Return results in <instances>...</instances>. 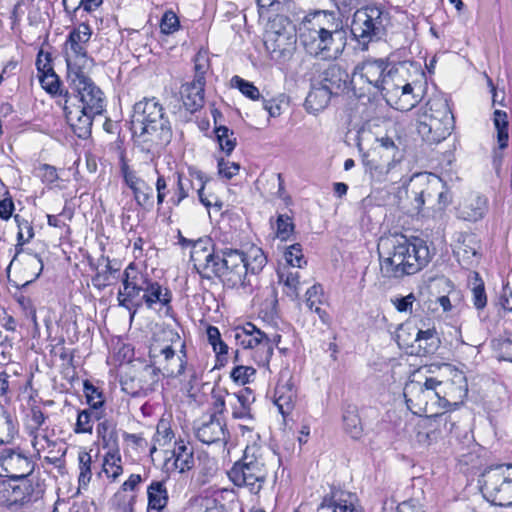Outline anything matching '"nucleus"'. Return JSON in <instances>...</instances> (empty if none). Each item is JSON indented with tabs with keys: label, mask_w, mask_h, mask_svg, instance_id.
Instances as JSON below:
<instances>
[{
	"label": "nucleus",
	"mask_w": 512,
	"mask_h": 512,
	"mask_svg": "<svg viewBox=\"0 0 512 512\" xmlns=\"http://www.w3.org/2000/svg\"><path fill=\"white\" fill-rule=\"evenodd\" d=\"M377 252L381 276L395 280L418 273L432 258L424 239L400 233L382 236L377 244Z\"/></svg>",
	"instance_id": "f257e3e1"
},
{
	"label": "nucleus",
	"mask_w": 512,
	"mask_h": 512,
	"mask_svg": "<svg viewBox=\"0 0 512 512\" xmlns=\"http://www.w3.org/2000/svg\"><path fill=\"white\" fill-rule=\"evenodd\" d=\"M346 32L343 21L330 11H317L306 20L300 42L307 53L323 58H337L344 47Z\"/></svg>",
	"instance_id": "f03ea898"
},
{
	"label": "nucleus",
	"mask_w": 512,
	"mask_h": 512,
	"mask_svg": "<svg viewBox=\"0 0 512 512\" xmlns=\"http://www.w3.org/2000/svg\"><path fill=\"white\" fill-rule=\"evenodd\" d=\"M131 130L135 137L152 145H162L171 138L169 121L155 98L143 99L134 105Z\"/></svg>",
	"instance_id": "7ed1b4c3"
},
{
	"label": "nucleus",
	"mask_w": 512,
	"mask_h": 512,
	"mask_svg": "<svg viewBox=\"0 0 512 512\" xmlns=\"http://www.w3.org/2000/svg\"><path fill=\"white\" fill-rule=\"evenodd\" d=\"M453 127V114L448 101L442 96L430 98L418 113L417 131L430 144L446 139Z\"/></svg>",
	"instance_id": "20e7f679"
},
{
	"label": "nucleus",
	"mask_w": 512,
	"mask_h": 512,
	"mask_svg": "<svg viewBox=\"0 0 512 512\" xmlns=\"http://www.w3.org/2000/svg\"><path fill=\"white\" fill-rule=\"evenodd\" d=\"M268 475L265 452L260 446H247L242 458L228 471V477L234 485L245 487L257 494L263 487Z\"/></svg>",
	"instance_id": "39448f33"
},
{
	"label": "nucleus",
	"mask_w": 512,
	"mask_h": 512,
	"mask_svg": "<svg viewBox=\"0 0 512 512\" xmlns=\"http://www.w3.org/2000/svg\"><path fill=\"white\" fill-rule=\"evenodd\" d=\"M408 69L405 63H399L389 68L381 92L387 104L399 111H410L421 100L406 78Z\"/></svg>",
	"instance_id": "423d86ee"
},
{
	"label": "nucleus",
	"mask_w": 512,
	"mask_h": 512,
	"mask_svg": "<svg viewBox=\"0 0 512 512\" xmlns=\"http://www.w3.org/2000/svg\"><path fill=\"white\" fill-rule=\"evenodd\" d=\"M210 274L211 277H218L228 288L245 287L248 284V268L245 266L244 252L232 247L217 249Z\"/></svg>",
	"instance_id": "0eeeda50"
},
{
	"label": "nucleus",
	"mask_w": 512,
	"mask_h": 512,
	"mask_svg": "<svg viewBox=\"0 0 512 512\" xmlns=\"http://www.w3.org/2000/svg\"><path fill=\"white\" fill-rule=\"evenodd\" d=\"M390 25V14L378 6H367L354 13L351 33L362 44L381 39Z\"/></svg>",
	"instance_id": "6e6552de"
},
{
	"label": "nucleus",
	"mask_w": 512,
	"mask_h": 512,
	"mask_svg": "<svg viewBox=\"0 0 512 512\" xmlns=\"http://www.w3.org/2000/svg\"><path fill=\"white\" fill-rule=\"evenodd\" d=\"M90 70L67 72V78L72 88L77 92L80 109L88 113L101 115L105 108V97L101 89L88 76Z\"/></svg>",
	"instance_id": "1a4fd4ad"
},
{
	"label": "nucleus",
	"mask_w": 512,
	"mask_h": 512,
	"mask_svg": "<svg viewBox=\"0 0 512 512\" xmlns=\"http://www.w3.org/2000/svg\"><path fill=\"white\" fill-rule=\"evenodd\" d=\"M388 70V64L383 59L366 60L355 67L351 84L355 90L360 91L359 96L366 92L369 94L382 92Z\"/></svg>",
	"instance_id": "9d476101"
},
{
	"label": "nucleus",
	"mask_w": 512,
	"mask_h": 512,
	"mask_svg": "<svg viewBox=\"0 0 512 512\" xmlns=\"http://www.w3.org/2000/svg\"><path fill=\"white\" fill-rule=\"evenodd\" d=\"M92 35L91 28L86 23H80L68 37L66 52L67 72L76 70H91L93 59L87 55L86 44Z\"/></svg>",
	"instance_id": "9b49d317"
},
{
	"label": "nucleus",
	"mask_w": 512,
	"mask_h": 512,
	"mask_svg": "<svg viewBox=\"0 0 512 512\" xmlns=\"http://www.w3.org/2000/svg\"><path fill=\"white\" fill-rule=\"evenodd\" d=\"M440 381L435 378H427L424 383L411 381L404 387L405 402L414 414H422L428 411V404L432 401H440Z\"/></svg>",
	"instance_id": "f8f14e48"
},
{
	"label": "nucleus",
	"mask_w": 512,
	"mask_h": 512,
	"mask_svg": "<svg viewBox=\"0 0 512 512\" xmlns=\"http://www.w3.org/2000/svg\"><path fill=\"white\" fill-rule=\"evenodd\" d=\"M146 275L138 272L133 264H130L125 270L122 279L123 288L117 294L119 305L131 312V318L134 317L137 310L142 307L143 299L140 293H144Z\"/></svg>",
	"instance_id": "ddd939ff"
},
{
	"label": "nucleus",
	"mask_w": 512,
	"mask_h": 512,
	"mask_svg": "<svg viewBox=\"0 0 512 512\" xmlns=\"http://www.w3.org/2000/svg\"><path fill=\"white\" fill-rule=\"evenodd\" d=\"M34 462L19 449L6 448L0 451V476L12 480H23L34 470Z\"/></svg>",
	"instance_id": "4468645a"
},
{
	"label": "nucleus",
	"mask_w": 512,
	"mask_h": 512,
	"mask_svg": "<svg viewBox=\"0 0 512 512\" xmlns=\"http://www.w3.org/2000/svg\"><path fill=\"white\" fill-rule=\"evenodd\" d=\"M512 479V465L499 464L484 470L479 479L483 497L494 503L507 480Z\"/></svg>",
	"instance_id": "2eb2a0df"
},
{
	"label": "nucleus",
	"mask_w": 512,
	"mask_h": 512,
	"mask_svg": "<svg viewBox=\"0 0 512 512\" xmlns=\"http://www.w3.org/2000/svg\"><path fill=\"white\" fill-rule=\"evenodd\" d=\"M195 437L202 443L226 445L229 440V432L224 419H216L209 416L194 426Z\"/></svg>",
	"instance_id": "dca6fc26"
},
{
	"label": "nucleus",
	"mask_w": 512,
	"mask_h": 512,
	"mask_svg": "<svg viewBox=\"0 0 512 512\" xmlns=\"http://www.w3.org/2000/svg\"><path fill=\"white\" fill-rule=\"evenodd\" d=\"M419 180L425 181L427 186L419 193H416L415 200L418 206H422L426 200L437 198L438 209H445L452 202L451 192L445 188L442 180L433 174L417 175Z\"/></svg>",
	"instance_id": "f3484780"
},
{
	"label": "nucleus",
	"mask_w": 512,
	"mask_h": 512,
	"mask_svg": "<svg viewBox=\"0 0 512 512\" xmlns=\"http://www.w3.org/2000/svg\"><path fill=\"white\" fill-rule=\"evenodd\" d=\"M159 354L164 358V364L162 365L163 375L176 378L183 375L187 370L190 378L187 388L188 390L192 389V382L196 379V372L193 368L186 367L187 362L185 360L186 352L184 351V345H182V355H176L175 350L170 345L161 348Z\"/></svg>",
	"instance_id": "a211bd4d"
},
{
	"label": "nucleus",
	"mask_w": 512,
	"mask_h": 512,
	"mask_svg": "<svg viewBox=\"0 0 512 512\" xmlns=\"http://www.w3.org/2000/svg\"><path fill=\"white\" fill-rule=\"evenodd\" d=\"M217 249L212 246L210 238H200L192 244L191 261L203 278H211L210 272L217 255Z\"/></svg>",
	"instance_id": "6ab92c4d"
},
{
	"label": "nucleus",
	"mask_w": 512,
	"mask_h": 512,
	"mask_svg": "<svg viewBox=\"0 0 512 512\" xmlns=\"http://www.w3.org/2000/svg\"><path fill=\"white\" fill-rule=\"evenodd\" d=\"M160 371V368L145 365L130 382H122L123 390L133 396H140L154 391L160 379Z\"/></svg>",
	"instance_id": "aec40b11"
},
{
	"label": "nucleus",
	"mask_w": 512,
	"mask_h": 512,
	"mask_svg": "<svg viewBox=\"0 0 512 512\" xmlns=\"http://www.w3.org/2000/svg\"><path fill=\"white\" fill-rule=\"evenodd\" d=\"M65 117L72 128L74 134L81 139H87L91 135L93 118L97 114L88 113V111L76 107L71 103L70 98L65 99L64 103Z\"/></svg>",
	"instance_id": "412c9836"
},
{
	"label": "nucleus",
	"mask_w": 512,
	"mask_h": 512,
	"mask_svg": "<svg viewBox=\"0 0 512 512\" xmlns=\"http://www.w3.org/2000/svg\"><path fill=\"white\" fill-rule=\"evenodd\" d=\"M296 43L295 36L286 30H270L265 34L264 45L272 58L289 56Z\"/></svg>",
	"instance_id": "4be33fe9"
},
{
	"label": "nucleus",
	"mask_w": 512,
	"mask_h": 512,
	"mask_svg": "<svg viewBox=\"0 0 512 512\" xmlns=\"http://www.w3.org/2000/svg\"><path fill=\"white\" fill-rule=\"evenodd\" d=\"M488 211V199L479 193L467 195L457 208V217L469 222L481 220Z\"/></svg>",
	"instance_id": "5701e85b"
},
{
	"label": "nucleus",
	"mask_w": 512,
	"mask_h": 512,
	"mask_svg": "<svg viewBox=\"0 0 512 512\" xmlns=\"http://www.w3.org/2000/svg\"><path fill=\"white\" fill-rule=\"evenodd\" d=\"M439 390L441 391L440 401H443L444 405L457 406L463 403L468 394L466 378L462 373H457L452 380L440 381Z\"/></svg>",
	"instance_id": "b1692460"
},
{
	"label": "nucleus",
	"mask_w": 512,
	"mask_h": 512,
	"mask_svg": "<svg viewBox=\"0 0 512 512\" xmlns=\"http://www.w3.org/2000/svg\"><path fill=\"white\" fill-rule=\"evenodd\" d=\"M358 498L355 494L343 491L332 490L330 494L326 495L319 509H332L333 512H357Z\"/></svg>",
	"instance_id": "393cba45"
},
{
	"label": "nucleus",
	"mask_w": 512,
	"mask_h": 512,
	"mask_svg": "<svg viewBox=\"0 0 512 512\" xmlns=\"http://www.w3.org/2000/svg\"><path fill=\"white\" fill-rule=\"evenodd\" d=\"M274 397V403L277 406L279 412L284 417L290 414L294 408L297 397V392L291 377L287 378L286 380H284L283 376L280 378L275 388Z\"/></svg>",
	"instance_id": "a878e982"
},
{
	"label": "nucleus",
	"mask_w": 512,
	"mask_h": 512,
	"mask_svg": "<svg viewBox=\"0 0 512 512\" xmlns=\"http://www.w3.org/2000/svg\"><path fill=\"white\" fill-rule=\"evenodd\" d=\"M348 78V73L340 65L330 64L319 74L316 83L336 95L346 86Z\"/></svg>",
	"instance_id": "bb28decb"
},
{
	"label": "nucleus",
	"mask_w": 512,
	"mask_h": 512,
	"mask_svg": "<svg viewBox=\"0 0 512 512\" xmlns=\"http://www.w3.org/2000/svg\"><path fill=\"white\" fill-rule=\"evenodd\" d=\"M142 299L148 308H153L157 303L168 306L172 300V293L168 288L146 276Z\"/></svg>",
	"instance_id": "cd10ccee"
},
{
	"label": "nucleus",
	"mask_w": 512,
	"mask_h": 512,
	"mask_svg": "<svg viewBox=\"0 0 512 512\" xmlns=\"http://www.w3.org/2000/svg\"><path fill=\"white\" fill-rule=\"evenodd\" d=\"M232 416L235 419H251V404L255 397L249 388H244L237 393L228 394Z\"/></svg>",
	"instance_id": "c85d7f7f"
},
{
	"label": "nucleus",
	"mask_w": 512,
	"mask_h": 512,
	"mask_svg": "<svg viewBox=\"0 0 512 512\" xmlns=\"http://www.w3.org/2000/svg\"><path fill=\"white\" fill-rule=\"evenodd\" d=\"M204 86L202 82L192 81L182 85L181 97L185 108L193 113L204 104Z\"/></svg>",
	"instance_id": "c756f323"
},
{
	"label": "nucleus",
	"mask_w": 512,
	"mask_h": 512,
	"mask_svg": "<svg viewBox=\"0 0 512 512\" xmlns=\"http://www.w3.org/2000/svg\"><path fill=\"white\" fill-rule=\"evenodd\" d=\"M414 342L417 344V350H411L410 353L420 356L434 354L440 346V339L434 328L418 330L415 333Z\"/></svg>",
	"instance_id": "7c9ffc66"
},
{
	"label": "nucleus",
	"mask_w": 512,
	"mask_h": 512,
	"mask_svg": "<svg viewBox=\"0 0 512 512\" xmlns=\"http://www.w3.org/2000/svg\"><path fill=\"white\" fill-rule=\"evenodd\" d=\"M266 336L264 332L256 328V326L250 322L242 327H236L234 330V338L237 344L244 349L254 350Z\"/></svg>",
	"instance_id": "2f4dec72"
},
{
	"label": "nucleus",
	"mask_w": 512,
	"mask_h": 512,
	"mask_svg": "<svg viewBox=\"0 0 512 512\" xmlns=\"http://www.w3.org/2000/svg\"><path fill=\"white\" fill-rule=\"evenodd\" d=\"M378 142L382 148L391 153L393 158L385 167H381V173H384L391 182L401 180L400 159H396V155L399 154V151L395 142L388 136L378 139Z\"/></svg>",
	"instance_id": "473e14b6"
},
{
	"label": "nucleus",
	"mask_w": 512,
	"mask_h": 512,
	"mask_svg": "<svg viewBox=\"0 0 512 512\" xmlns=\"http://www.w3.org/2000/svg\"><path fill=\"white\" fill-rule=\"evenodd\" d=\"M332 95H334L332 92L328 91L317 83L313 84L305 99L306 110L313 114H317L318 112L324 110L328 106Z\"/></svg>",
	"instance_id": "72a5a7b5"
},
{
	"label": "nucleus",
	"mask_w": 512,
	"mask_h": 512,
	"mask_svg": "<svg viewBox=\"0 0 512 512\" xmlns=\"http://www.w3.org/2000/svg\"><path fill=\"white\" fill-rule=\"evenodd\" d=\"M148 507L161 511L168 502V492L164 481H152L147 488Z\"/></svg>",
	"instance_id": "f704fd0d"
},
{
	"label": "nucleus",
	"mask_w": 512,
	"mask_h": 512,
	"mask_svg": "<svg viewBox=\"0 0 512 512\" xmlns=\"http://www.w3.org/2000/svg\"><path fill=\"white\" fill-rule=\"evenodd\" d=\"M14 220L18 227L17 244L15 246L16 253L10 262V265L17 259L18 255L24 253L23 245L29 242L34 237V229L28 220L22 218L20 215H15Z\"/></svg>",
	"instance_id": "c9c22d12"
},
{
	"label": "nucleus",
	"mask_w": 512,
	"mask_h": 512,
	"mask_svg": "<svg viewBox=\"0 0 512 512\" xmlns=\"http://www.w3.org/2000/svg\"><path fill=\"white\" fill-rule=\"evenodd\" d=\"M173 455L175 457V467L180 472L188 471L194 466L192 447L185 444L184 441L180 440L175 443Z\"/></svg>",
	"instance_id": "e433bc0d"
},
{
	"label": "nucleus",
	"mask_w": 512,
	"mask_h": 512,
	"mask_svg": "<svg viewBox=\"0 0 512 512\" xmlns=\"http://www.w3.org/2000/svg\"><path fill=\"white\" fill-rule=\"evenodd\" d=\"M453 251L459 262L469 264L471 259L477 255L478 245L472 236L465 235L459 238Z\"/></svg>",
	"instance_id": "4c0bfd02"
},
{
	"label": "nucleus",
	"mask_w": 512,
	"mask_h": 512,
	"mask_svg": "<svg viewBox=\"0 0 512 512\" xmlns=\"http://www.w3.org/2000/svg\"><path fill=\"white\" fill-rule=\"evenodd\" d=\"M33 491L32 484L23 479L20 484L13 486L10 491L7 490L8 507L11 508L13 505H23L29 502Z\"/></svg>",
	"instance_id": "58836bf2"
},
{
	"label": "nucleus",
	"mask_w": 512,
	"mask_h": 512,
	"mask_svg": "<svg viewBox=\"0 0 512 512\" xmlns=\"http://www.w3.org/2000/svg\"><path fill=\"white\" fill-rule=\"evenodd\" d=\"M37 68L38 71L42 73L40 76V83L42 87L50 94H57L60 90V80L52 68L47 64H44L43 67H41L40 59L37 60Z\"/></svg>",
	"instance_id": "ea45409f"
},
{
	"label": "nucleus",
	"mask_w": 512,
	"mask_h": 512,
	"mask_svg": "<svg viewBox=\"0 0 512 512\" xmlns=\"http://www.w3.org/2000/svg\"><path fill=\"white\" fill-rule=\"evenodd\" d=\"M245 266L248 272L252 274L259 273L267 263V258L263 250L257 246H251L247 252H244Z\"/></svg>",
	"instance_id": "a19ab883"
},
{
	"label": "nucleus",
	"mask_w": 512,
	"mask_h": 512,
	"mask_svg": "<svg viewBox=\"0 0 512 512\" xmlns=\"http://www.w3.org/2000/svg\"><path fill=\"white\" fill-rule=\"evenodd\" d=\"M97 434L98 437L101 438L104 448H107L108 450L118 448L116 428L111 421L104 420L100 422L97 426Z\"/></svg>",
	"instance_id": "79ce46f5"
},
{
	"label": "nucleus",
	"mask_w": 512,
	"mask_h": 512,
	"mask_svg": "<svg viewBox=\"0 0 512 512\" xmlns=\"http://www.w3.org/2000/svg\"><path fill=\"white\" fill-rule=\"evenodd\" d=\"M119 448L108 450L104 457L103 471L107 477L116 480L123 472Z\"/></svg>",
	"instance_id": "37998d69"
},
{
	"label": "nucleus",
	"mask_w": 512,
	"mask_h": 512,
	"mask_svg": "<svg viewBox=\"0 0 512 512\" xmlns=\"http://www.w3.org/2000/svg\"><path fill=\"white\" fill-rule=\"evenodd\" d=\"M279 282L283 283L286 288L285 293L292 299L299 297L300 291V274L298 271H279Z\"/></svg>",
	"instance_id": "c03bdc74"
},
{
	"label": "nucleus",
	"mask_w": 512,
	"mask_h": 512,
	"mask_svg": "<svg viewBox=\"0 0 512 512\" xmlns=\"http://www.w3.org/2000/svg\"><path fill=\"white\" fill-rule=\"evenodd\" d=\"M493 122L497 130V142L500 149L508 146V116L502 110H495L493 113Z\"/></svg>",
	"instance_id": "a18cd8bd"
},
{
	"label": "nucleus",
	"mask_w": 512,
	"mask_h": 512,
	"mask_svg": "<svg viewBox=\"0 0 512 512\" xmlns=\"http://www.w3.org/2000/svg\"><path fill=\"white\" fill-rule=\"evenodd\" d=\"M214 132L221 151H223L226 155H230L237 144L234 132L223 125L216 126L214 128Z\"/></svg>",
	"instance_id": "49530a36"
},
{
	"label": "nucleus",
	"mask_w": 512,
	"mask_h": 512,
	"mask_svg": "<svg viewBox=\"0 0 512 512\" xmlns=\"http://www.w3.org/2000/svg\"><path fill=\"white\" fill-rule=\"evenodd\" d=\"M195 177H192L189 174V177H185L181 174L177 176V188L175 190L174 196L171 198V202L174 205H179L185 198H187L190 192L197 188V185H194Z\"/></svg>",
	"instance_id": "de8ad7c7"
},
{
	"label": "nucleus",
	"mask_w": 512,
	"mask_h": 512,
	"mask_svg": "<svg viewBox=\"0 0 512 512\" xmlns=\"http://www.w3.org/2000/svg\"><path fill=\"white\" fill-rule=\"evenodd\" d=\"M84 393L86 396L87 403L90 406V409L94 410L95 419H101L102 412L100 411V408L104 404V398L102 393L98 390V388H96L88 381L84 383Z\"/></svg>",
	"instance_id": "09e8293b"
},
{
	"label": "nucleus",
	"mask_w": 512,
	"mask_h": 512,
	"mask_svg": "<svg viewBox=\"0 0 512 512\" xmlns=\"http://www.w3.org/2000/svg\"><path fill=\"white\" fill-rule=\"evenodd\" d=\"M343 422L345 431L353 439H359L362 435V425L356 409L349 408L343 414Z\"/></svg>",
	"instance_id": "8fccbe9b"
},
{
	"label": "nucleus",
	"mask_w": 512,
	"mask_h": 512,
	"mask_svg": "<svg viewBox=\"0 0 512 512\" xmlns=\"http://www.w3.org/2000/svg\"><path fill=\"white\" fill-rule=\"evenodd\" d=\"M79 461V487L85 488L89 484L92 472H91V455L86 451H81L78 454Z\"/></svg>",
	"instance_id": "3c124183"
},
{
	"label": "nucleus",
	"mask_w": 512,
	"mask_h": 512,
	"mask_svg": "<svg viewBox=\"0 0 512 512\" xmlns=\"http://www.w3.org/2000/svg\"><path fill=\"white\" fill-rule=\"evenodd\" d=\"M133 194L135 201L142 208L150 210L153 207V188L145 181L133 190Z\"/></svg>",
	"instance_id": "603ef678"
},
{
	"label": "nucleus",
	"mask_w": 512,
	"mask_h": 512,
	"mask_svg": "<svg viewBox=\"0 0 512 512\" xmlns=\"http://www.w3.org/2000/svg\"><path fill=\"white\" fill-rule=\"evenodd\" d=\"M273 355V342L266 336L257 347L254 348L253 357L259 365H268Z\"/></svg>",
	"instance_id": "864d4df0"
},
{
	"label": "nucleus",
	"mask_w": 512,
	"mask_h": 512,
	"mask_svg": "<svg viewBox=\"0 0 512 512\" xmlns=\"http://www.w3.org/2000/svg\"><path fill=\"white\" fill-rule=\"evenodd\" d=\"M93 419H95L94 410L85 409L78 413L74 432L77 434L92 433Z\"/></svg>",
	"instance_id": "5fc2aeb1"
},
{
	"label": "nucleus",
	"mask_w": 512,
	"mask_h": 512,
	"mask_svg": "<svg viewBox=\"0 0 512 512\" xmlns=\"http://www.w3.org/2000/svg\"><path fill=\"white\" fill-rule=\"evenodd\" d=\"M474 286L472 288V301L476 309L481 310L487 304V296L485 293L484 283L480 279L478 273H474Z\"/></svg>",
	"instance_id": "6e6d98bb"
},
{
	"label": "nucleus",
	"mask_w": 512,
	"mask_h": 512,
	"mask_svg": "<svg viewBox=\"0 0 512 512\" xmlns=\"http://www.w3.org/2000/svg\"><path fill=\"white\" fill-rule=\"evenodd\" d=\"M24 257H25L24 258L25 263L28 265V267L31 269V272H32L31 279L27 280L23 284V286H27L39 278V276L41 275V273L43 271L44 264H43L42 259L37 254L31 253V252H26Z\"/></svg>",
	"instance_id": "4d7b16f0"
},
{
	"label": "nucleus",
	"mask_w": 512,
	"mask_h": 512,
	"mask_svg": "<svg viewBox=\"0 0 512 512\" xmlns=\"http://www.w3.org/2000/svg\"><path fill=\"white\" fill-rule=\"evenodd\" d=\"M231 81L233 85L237 87L247 98L251 100L259 99V89L252 82L246 81L239 76H234Z\"/></svg>",
	"instance_id": "13d9d810"
},
{
	"label": "nucleus",
	"mask_w": 512,
	"mask_h": 512,
	"mask_svg": "<svg viewBox=\"0 0 512 512\" xmlns=\"http://www.w3.org/2000/svg\"><path fill=\"white\" fill-rule=\"evenodd\" d=\"M180 28V21L178 16L172 11H166L160 22V30L163 34L170 35L178 31Z\"/></svg>",
	"instance_id": "bf43d9fd"
},
{
	"label": "nucleus",
	"mask_w": 512,
	"mask_h": 512,
	"mask_svg": "<svg viewBox=\"0 0 512 512\" xmlns=\"http://www.w3.org/2000/svg\"><path fill=\"white\" fill-rule=\"evenodd\" d=\"M285 260L293 268H301L303 264H306L301 245H291L285 252Z\"/></svg>",
	"instance_id": "052dcab7"
},
{
	"label": "nucleus",
	"mask_w": 512,
	"mask_h": 512,
	"mask_svg": "<svg viewBox=\"0 0 512 512\" xmlns=\"http://www.w3.org/2000/svg\"><path fill=\"white\" fill-rule=\"evenodd\" d=\"M255 373L256 370L252 366L237 365L232 369L230 376L234 382L245 385L250 382Z\"/></svg>",
	"instance_id": "680f3d73"
},
{
	"label": "nucleus",
	"mask_w": 512,
	"mask_h": 512,
	"mask_svg": "<svg viewBox=\"0 0 512 512\" xmlns=\"http://www.w3.org/2000/svg\"><path fill=\"white\" fill-rule=\"evenodd\" d=\"M277 230L276 235L282 241L287 240L294 230V224L292 219L287 216L280 214L277 218Z\"/></svg>",
	"instance_id": "e2e57ef3"
},
{
	"label": "nucleus",
	"mask_w": 512,
	"mask_h": 512,
	"mask_svg": "<svg viewBox=\"0 0 512 512\" xmlns=\"http://www.w3.org/2000/svg\"><path fill=\"white\" fill-rule=\"evenodd\" d=\"M207 338L217 354H226L228 352V346L221 340L217 327L209 326L207 328Z\"/></svg>",
	"instance_id": "0e129e2a"
},
{
	"label": "nucleus",
	"mask_w": 512,
	"mask_h": 512,
	"mask_svg": "<svg viewBox=\"0 0 512 512\" xmlns=\"http://www.w3.org/2000/svg\"><path fill=\"white\" fill-rule=\"evenodd\" d=\"M194 63L195 76L193 81L205 84V74L210 67L208 57L205 54L198 53L195 56Z\"/></svg>",
	"instance_id": "69168bd1"
},
{
	"label": "nucleus",
	"mask_w": 512,
	"mask_h": 512,
	"mask_svg": "<svg viewBox=\"0 0 512 512\" xmlns=\"http://www.w3.org/2000/svg\"><path fill=\"white\" fill-rule=\"evenodd\" d=\"M173 437V432L169 427L168 423L164 420H161L156 428V433L154 436V441L160 446L166 445L171 441Z\"/></svg>",
	"instance_id": "338daca9"
},
{
	"label": "nucleus",
	"mask_w": 512,
	"mask_h": 512,
	"mask_svg": "<svg viewBox=\"0 0 512 512\" xmlns=\"http://www.w3.org/2000/svg\"><path fill=\"white\" fill-rule=\"evenodd\" d=\"M493 505L500 507L512 506V479L506 481Z\"/></svg>",
	"instance_id": "774afa93"
}]
</instances>
